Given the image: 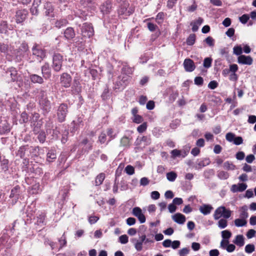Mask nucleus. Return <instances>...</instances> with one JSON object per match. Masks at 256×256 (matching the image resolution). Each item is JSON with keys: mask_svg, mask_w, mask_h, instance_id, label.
Instances as JSON below:
<instances>
[{"mask_svg": "<svg viewBox=\"0 0 256 256\" xmlns=\"http://www.w3.org/2000/svg\"><path fill=\"white\" fill-rule=\"evenodd\" d=\"M38 100L40 108L44 112H49L52 108L51 102L48 99L46 90H40Z\"/></svg>", "mask_w": 256, "mask_h": 256, "instance_id": "f257e3e1", "label": "nucleus"}, {"mask_svg": "<svg viewBox=\"0 0 256 256\" xmlns=\"http://www.w3.org/2000/svg\"><path fill=\"white\" fill-rule=\"evenodd\" d=\"M116 2L119 4L122 2L118 10V12L120 16H122L123 18H125L134 12V8L132 7L129 8V3L128 2H126L125 0H116Z\"/></svg>", "mask_w": 256, "mask_h": 256, "instance_id": "f03ea898", "label": "nucleus"}, {"mask_svg": "<svg viewBox=\"0 0 256 256\" xmlns=\"http://www.w3.org/2000/svg\"><path fill=\"white\" fill-rule=\"evenodd\" d=\"M64 57L58 52H54L52 56V68L54 72H58L62 70Z\"/></svg>", "mask_w": 256, "mask_h": 256, "instance_id": "7ed1b4c3", "label": "nucleus"}, {"mask_svg": "<svg viewBox=\"0 0 256 256\" xmlns=\"http://www.w3.org/2000/svg\"><path fill=\"white\" fill-rule=\"evenodd\" d=\"M68 112V104L65 103L60 104L56 112L58 120L59 122H63L66 120Z\"/></svg>", "mask_w": 256, "mask_h": 256, "instance_id": "20e7f679", "label": "nucleus"}, {"mask_svg": "<svg viewBox=\"0 0 256 256\" xmlns=\"http://www.w3.org/2000/svg\"><path fill=\"white\" fill-rule=\"evenodd\" d=\"M40 114L38 113L34 112L32 114L30 122L34 132L38 130L42 125V120H40Z\"/></svg>", "mask_w": 256, "mask_h": 256, "instance_id": "39448f33", "label": "nucleus"}, {"mask_svg": "<svg viewBox=\"0 0 256 256\" xmlns=\"http://www.w3.org/2000/svg\"><path fill=\"white\" fill-rule=\"evenodd\" d=\"M81 33L84 37L90 38L94 34V30L92 24L85 22L81 28Z\"/></svg>", "mask_w": 256, "mask_h": 256, "instance_id": "423d86ee", "label": "nucleus"}, {"mask_svg": "<svg viewBox=\"0 0 256 256\" xmlns=\"http://www.w3.org/2000/svg\"><path fill=\"white\" fill-rule=\"evenodd\" d=\"M72 82V77L68 73L64 72L60 75V82L62 86L68 88L71 86Z\"/></svg>", "mask_w": 256, "mask_h": 256, "instance_id": "0eeeda50", "label": "nucleus"}, {"mask_svg": "<svg viewBox=\"0 0 256 256\" xmlns=\"http://www.w3.org/2000/svg\"><path fill=\"white\" fill-rule=\"evenodd\" d=\"M135 145L138 146L145 147L146 146H148L151 143V139L150 136H138L135 142Z\"/></svg>", "mask_w": 256, "mask_h": 256, "instance_id": "6e6552de", "label": "nucleus"}, {"mask_svg": "<svg viewBox=\"0 0 256 256\" xmlns=\"http://www.w3.org/2000/svg\"><path fill=\"white\" fill-rule=\"evenodd\" d=\"M6 73L8 76H10L11 82H18L20 78V75L18 74V70L14 67L8 68L6 70Z\"/></svg>", "mask_w": 256, "mask_h": 256, "instance_id": "1a4fd4ad", "label": "nucleus"}, {"mask_svg": "<svg viewBox=\"0 0 256 256\" xmlns=\"http://www.w3.org/2000/svg\"><path fill=\"white\" fill-rule=\"evenodd\" d=\"M72 94H79L82 91L80 77H75L74 79L73 84L71 87Z\"/></svg>", "mask_w": 256, "mask_h": 256, "instance_id": "9d476101", "label": "nucleus"}, {"mask_svg": "<svg viewBox=\"0 0 256 256\" xmlns=\"http://www.w3.org/2000/svg\"><path fill=\"white\" fill-rule=\"evenodd\" d=\"M28 14V11L24 10H18L16 11L15 15L16 22L17 24H20L23 22L25 20Z\"/></svg>", "mask_w": 256, "mask_h": 256, "instance_id": "9b49d317", "label": "nucleus"}, {"mask_svg": "<svg viewBox=\"0 0 256 256\" xmlns=\"http://www.w3.org/2000/svg\"><path fill=\"white\" fill-rule=\"evenodd\" d=\"M44 14L45 16H47L54 18V8L51 2H46L44 4Z\"/></svg>", "mask_w": 256, "mask_h": 256, "instance_id": "f8f14e48", "label": "nucleus"}, {"mask_svg": "<svg viewBox=\"0 0 256 256\" xmlns=\"http://www.w3.org/2000/svg\"><path fill=\"white\" fill-rule=\"evenodd\" d=\"M42 73L43 76V78L45 80H48L51 78L52 72L49 64L48 62L45 63L41 67Z\"/></svg>", "mask_w": 256, "mask_h": 256, "instance_id": "ddd939ff", "label": "nucleus"}, {"mask_svg": "<svg viewBox=\"0 0 256 256\" xmlns=\"http://www.w3.org/2000/svg\"><path fill=\"white\" fill-rule=\"evenodd\" d=\"M33 55L35 56L38 58L43 59L46 56L44 50L36 44L32 48Z\"/></svg>", "mask_w": 256, "mask_h": 256, "instance_id": "4468645a", "label": "nucleus"}, {"mask_svg": "<svg viewBox=\"0 0 256 256\" xmlns=\"http://www.w3.org/2000/svg\"><path fill=\"white\" fill-rule=\"evenodd\" d=\"M184 66L186 71L192 72L196 68L194 61L190 58H186L184 62Z\"/></svg>", "mask_w": 256, "mask_h": 256, "instance_id": "2eb2a0df", "label": "nucleus"}, {"mask_svg": "<svg viewBox=\"0 0 256 256\" xmlns=\"http://www.w3.org/2000/svg\"><path fill=\"white\" fill-rule=\"evenodd\" d=\"M252 61V58L249 56L240 55L238 58V62L242 64L251 65Z\"/></svg>", "mask_w": 256, "mask_h": 256, "instance_id": "dca6fc26", "label": "nucleus"}, {"mask_svg": "<svg viewBox=\"0 0 256 256\" xmlns=\"http://www.w3.org/2000/svg\"><path fill=\"white\" fill-rule=\"evenodd\" d=\"M146 236L145 234H143L140 237V240H138L136 239H133L132 240V242L136 241L134 243V248H135L138 252L141 251L142 250V244L146 240Z\"/></svg>", "mask_w": 256, "mask_h": 256, "instance_id": "f3484780", "label": "nucleus"}, {"mask_svg": "<svg viewBox=\"0 0 256 256\" xmlns=\"http://www.w3.org/2000/svg\"><path fill=\"white\" fill-rule=\"evenodd\" d=\"M30 82L33 84H43L44 82V78L36 74H30L29 76Z\"/></svg>", "mask_w": 256, "mask_h": 256, "instance_id": "a211bd4d", "label": "nucleus"}, {"mask_svg": "<svg viewBox=\"0 0 256 256\" xmlns=\"http://www.w3.org/2000/svg\"><path fill=\"white\" fill-rule=\"evenodd\" d=\"M247 185L244 183L238 184V185L233 184L231 188V191L233 192H242L246 190Z\"/></svg>", "mask_w": 256, "mask_h": 256, "instance_id": "6ab92c4d", "label": "nucleus"}, {"mask_svg": "<svg viewBox=\"0 0 256 256\" xmlns=\"http://www.w3.org/2000/svg\"><path fill=\"white\" fill-rule=\"evenodd\" d=\"M64 34L65 38L68 40L72 39L76 36L74 29L72 27L66 28L64 31Z\"/></svg>", "mask_w": 256, "mask_h": 256, "instance_id": "aec40b11", "label": "nucleus"}, {"mask_svg": "<svg viewBox=\"0 0 256 256\" xmlns=\"http://www.w3.org/2000/svg\"><path fill=\"white\" fill-rule=\"evenodd\" d=\"M80 4L84 8L88 7L92 10L96 8V3L92 0H80Z\"/></svg>", "mask_w": 256, "mask_h": 256, "instance_id": "412c9836", "label": "nucleus"}, {"mask_svg": "<svg viewBox=\"0 0 256 256\" xmlns=\"http://www.w3.org/2000/svg\"><path fill=\"white\" fill-rule=\"evenodd\" d=\"M112 7V3L109 1H106L100 6L101 12L103 14H108L110 12Z\"/></svg>", "mask_w": 256, "mask_h": 256, "instance_id": "4be33fe9", "label": "nucleus"}, {"mask_svg": "<svg viewBox=\"0 0 256 256\" xmlns=\"http://www.w3.org/2000/svg\"><path fill=\"white\" fill-rule=\"evenodd\" d=\"M172 219L178 224H184L186 220V216L180 213L176 214L172 216Z\"/></svg>", "mask_w": 256, "mask_h": 256, "instance_id": "5701e85b", "label": "nucleus"}, {"mask_svg": "<svg viewBox=\"0 0 256 256\" xmlns=\"http://www.w3.org/2000/svg\"><path fill=\"white\" fill-rule=\"evenodd\" d=\"M8 22L6 20H2L0 22V33L5 36H8Z\"/></svg>", "mask_w": 256, "mask_h": 256, "instance_id": "b1692460", "label": "nucleus"}, {"mask_svg": "<svg viewBox=\"0 0 256 256\" xmlns=\"http://www.w3.org/2000/svg\"><path fill=\"white\" fill-rule=\"evenodd\" d=\"M213 209L212 206L210 204H204L200 207L199 210L204 215H207L210 213Z\"/></svg>", "mask_w": 256, "mask_h": 256, "instance_id": "393cba45", "label": "nucleus"}, {"mask_svg": "<svg viewBox=\"0 0 256 256\" xmlns=\"http://www.w3.org/2000/svg\"><path fill=\"white\" fill-rule=\"evenodd\" d=\"M204 20L200 17L196 20L192 21L190 22V24L192 26V31L194 32H196L198 30L199 26L203 22Z\"/></svg>", "mask_w": 256, "mask_h": 256, "instance_id": "a878e982", "label": "nucleus"}, {"mask_svg": "<svg viewBox=\"0 0 256 256\" xmlns=\"http://www.w3.org/2000/svg\"><path fill=\"white\" fill-rule=\"evenodd\" d=\"M20 188L19 186H16L12 189L10 197V198H15L17 200L19 198Z\"/></svg>", "mask_w": 256, "mask_h": 256, "instance_id": "bb28decb", "label": "nucleus"}, {"mask_svg": "<svg viewBox=\"0 0 256 256\" xmlns=\"http://www.w3.org/2000/svg\"><path fill=\"white\" fill-rule=\"evenodd\" d=\"M28 145L23 146H20L17 152V156H19L20 158H24L27 155L28 156L30 154L28 152Z\"/></svg>", "mask_w": 256, "mask_h": 256, "instance_id": "cd10ccee", "label": "nucleus"}, {"mask_svg": "<svg viewBox=\"0 0 256 256\" xmlns=\"http://www.w3.org/2000/svg\"><path fill=\"white\" fill-rule=\"evenodd\" d=\"M225 210V207L224 206H220L218 208L214 211V220H217L220 218L221 217H223L224 211Z\"/></svg>", "mask_w": 256, "mask_h": 256, "instance_id": "c85d7f7f", "label": "nucleus"}, {"mask_svg": "<svg viewBox=\"0 0 256 256\" xmlns=\"http://www.w3.org/2000/svg\"><path fill=\"white\" fill-rule=\"evenodd\" d=\"M132 138H130L126 136H124L120 140V146L122 147L128 148L130 146Z\"/></svg>", "mask_w": 256, "mask_h": 256, "instance_id": "c756f323", "label": "nucleus"}, {"mask_svg": "<svg viewBox=\"0 0 256 256\" xmlns=\"http://www.w3.org/2000/svg\"><path fill=\"white\" fill-rule=\"evenodd\" d=\"M10 124L7 122H4L0 126V134H4L10 132Z\"/></svg>", "mask_w": 256, "mask_h": 256, "instance_id": "7c9ffc66", "label": "nucleus"}, {"mask_svg": "<svg viewBox=\"0 0 256 256\" xmlns=\"http://www.w3.org/2000/svg\"><path fill=\"white\" fill-rule=\"evenodd\" d=\"M38 146H32L28 145V152L32 156H37L38 155V151L39 150Z\"/></svg>", "mask_w": 256, "mask_h": 256, "instance_id": "2f4dec72", "label": "nucleus"}, {"mask_svg": "<svg viewBox=\"0 0 256 256\" xmlns=\"http://www.w3.org/2000/svg\"><path fill=\"white\" fill-rule=\"evenodd\" d=\"M56 158V150H50L46 154V161L51 162Z\"/></svg>", "mask_w": 256, "mask_h": 256, "instance_id": "473e14b6", "label": "nucleus"}, {"mask_svg": "<svg viewBox=\"0 0 256 256\" xmlns=\"http://www.w3.org/2000/svg\"><path fill=\"white\" fill-rule=\"evenodd\" d=\"M106 178V174L104 172L99 174L96 178L94 184L96 186L101 185Z\"/></svg>", "mask_w": 256, "mask_h": 256, "instance_id": "72a5a7b5", "label": "nucleus"}, {"mask_svg": "<svg viewBox=\"0 0 256 256\" xmlns=\"http://www.w3.org/2000/svg\"><path fill=\"white\" fill-rule=\"evenodd\" d=\"M68 23V20L66 18H60L56 21L54 25L58 28H60L66 26Z\"/></svg>", "mask_w": 256, "mask_h": 256, "instance_id": "f704fd0d", "label": "nucleus"}, {"mask_svg": "<svg viewBox=\"0 0 256 256\" xmlns=\"http://www.w3.org/2000/svg\"><path fill=\"white\" fill-rule=\"evenodd\" d=\"M233 242L240 247L242 246L244 244V238L243 236L240 234L236 236Z\"/></svg>", "mask_w": 256, "mask_h": 256, "instance_id": "c9c22d12", "label": "nucleus"}, {"mask_svg": "<svg viewBox=\"0 0 256 256\" xmlns=\"http://www.w3.org/2000/svg\"><path fill=\"white\" fill-rule=\"evenodd\" d=\"M46 218V214L44 212H41L38 216L36 220V224L38 225H45L44 222L45 219Z\"/></svg>", "mask_w": 256, "mask_h": 256, "instance_id": "e433bc0d", "label": "nucleus"}, {"mask_svg": "<svg viewBox=\"0 0 256 256\" xmlns=\"http://www.w3.org/2000/svg\"><path fill=\"white\" fill-rule=\"evenodd\" d=\"M196 36L194 34H190L187 38L186 42L188 46H192L196 42Z\"/></svg>", "mask_w": 256, "mask_h": 256, "instance_id": "4c0bfd02", "label": "nucleus"}, {"mask_svg": "<svg viewBox=\"0 0 256 256\" xmlns=\"http://www.w3.org/2000/svg\"><path fill=\"white\" fill-rule=\"evenodd\" d=\"M106 132L108 136H109V140L107 142L108 144L110 141L116 137V134H114V130L112 128H108Z\"/></svg>", "mask_w": 256, "mask_h": 256, "instance_id": "58836bf2", "label": "nucleus"}, {"mask_svg": "<svg viewBox=\"0 0 256 256\" xmlns=\"http://www.w3.org/2000/svg\"><path fill=\"white\" fill-rule=\"evenodd\" d=\"M28 120V114L24 111L23 112L20 114V124H26Z\"/></svg>", "mask_w": 256, "mask_h": 256, "instance_id": "ea45409f", "label": "nucleus"}, {"mask_svg": "<svg viewBox=\"0 0 256 256\" xmlns=\"http://www.w3.org/2000/svg\"><path fill=\"white\" fill-rule=\"evenodd\" d=\"M247 206H242L240 208V216L242 218H246L248 217V213L247 212Z\"/></svg>", "mask_w": 256, "mask_h": 256, "instance_id": "a19ab883", "label": "nucleus"}, {"mask_svg": "<svg viewBox=\"0 0 256 256\" xmlns=\"http://www.w3.org/2000/svg\"><path fill=\"white\" fill-rule=\"evenodd\" d=\"M246 223V220L244 219L237 218L234 220V224L238 227L244 226Z\"/></svg>", "mask_w": 256, "mask_h": 256, "instance_id": "79ce46f5", "label": "nucleus"}, {"mask_svg": "<svg viewBox=\"0 0 256 256\" xmlns=\"http://www.w3.org/2000/svg\"><path fill=\"white\" fill-rule=\"evenodd\" d=\"M177 177V174L174 172H170L166 174V178L170 182H174Z\"/></svg>", "mask_w": 256, "mask_h": 256, "instance_id": "37998d69", "label": "nucleus"}, {"mask_svg": "<svg viewBox=\"0 0 256 256\" xmlns=\"http://www.w3.org/2000/svg\"><path fill=\"white\" fill-rule=\"evenodd\" d=\"M224 168L226 170H234L236 166L232 162L226 161L224 164Z\"/></svg>", "mask_w": 256, "mask_h": 256, "instance_id": "c03bdc74", "label": "nucleus"}, {"mask_svg": "<svg viewBox=\"0 0 256 256\" xmlns=\"http://www.w3.org/2000/svg\"><path fill=\"white\" fill-rule=\"evenodd\" d=\"M110 95L109 89L108 87H106L104 90V91L101 95V97L104 100H107L110 98Z\"/></svg>", "mask_w": 256, "mask_h": 256, "instance_id": "a18cd8bd", "label": "nucleus"}, {"mask_svg": "<svg viewBox=\"0 0 256 256\" xmlns=\"http://www.w3.org/2000/svg\"><path fill=\"white\" fill-rule=\"evenodd\" d=\"M106 140V136L104 132H102L98 136V142L100 144H104Z\"/></svg>", "mask_w": 256, "mask_h": 256, "instance_id": "49530a36", "label": "nucleus"}, {"mask_svg": "<svg viewBox=\"0 0 256 256\" xmlns=\"http://www.w3.org/2000/svg\"><path fill=\"white\" fill-rule=\"evenodd\" d=\"M190 147L188 146H186L184 148L180 150L182 152L181 156L183 158H185L189 153Z\"/></svg>", "mask_w": 256, "mask_h": 256, "instance_id": "de8ad7c7", "label": "nucleus"}, {"mask_svg": "<svg viewBox=\"0 0 256 256\" xmlns=\"http://www.w3.org/2000/svg\"><path fill=\"white\" fill-rule=\"evenodd\" d=\"M170 154L172 158L174 159L181 156L182 152H180L179 150L174 149L171 151Z\"/></svg>", "mask_w": 256, "mask_h": 256, "instance_id": "09e8293b", "label": "nucleus"}, {"mask_svg": "<svg viewBox=\"0 0 256 256\" xmlns=\"http://www.w3.org/2000/svg\"><path fill=\"white\" fill-rule=\"evenodd\" d=\"M164 18V14L163 12H160L156 16V20L158 24L162 23Z\"/></svg>", "mask_w": 256, "mask_h": 256, "instance_id": "8fccbe9b", "label": "nucleus"}, {"mask_svg": "<svg viewBox=\"0 0 256 256\" xmlns=\"http://www.w3.org/2000/svg\"><path fill=\"white\" fill-rule=\"evenodd\" d=\"M147 126V123L144 122L137 128V130L139 133H142L146 130Z\"/></svg>", "mask_w": 256, "mask_h": 256, "instance_id": "3c124183", "label": "nucleus"}, {"mask_svg": "<svg viewBox=\"0 0 256 256\" xmlns=\"http://www.w3.org/2000/svg\"><path fill=\"white\" fill-rule=\"evenodd\" d=\"M222 236L223 238V240H228V239L232 236V233L230 232L228 230H224L222 231Z\"/></svg>", "mask_w": 256, "mask_h": 256, "instance_id": "603ef678", "label": "nucleus"}, {"mask_svg": "<svg viewBox=\"0 0 256 256\" xmlns=\"http://www.w3.org/2000/svg\"><path fill=\"white\" fill-rule=\"evenodd\" d=\"M46 135L44 131H42L38 133V139L40 143H44L46 140Z\"/></svg>", "mask_w": 256, "mask_h": 256, "instance_id": "864d4df0", "label": "nucleus"}, {"mask_svg": "<svg viewBox=\"0 0 256 256\" xmlns=\"http://www.w3.org/2000/svg\"><path fill=\"white\" fill-rule=\"evenodd\" d=\"M218 176L220 179L226 180L228 178L229 174L227 172L220 171L218 173Z\"/></svg>", "mask_w": 256, "mask_h": 256, "instance_id": "5fc2aeb1", "label": "nucleus"}, {"mask_svg": "<svg viewBox=\"0 0 256 256\" xmlns=\"http://www.w3.org/2000/svg\"><path fill=\"white\" fill-rule=\"evenodd\" d=\"M255 250L254 246L252 244H248L245 247V251L246 253L251 254Z\"/></svg>", "mask_w": 256, "mask_h": 256, "instance_id": "6e6d98bb", "label": "nucleus"}, {"mask_svg": "<svg viewBox=\"0 0 256 256\" xmlns=\"http://www.w3.org/2000/svg\"><path fill=\"white\" fill-rule=\"evenodd\" d=\"M228 226V222L226 218H222L218 222V226L221 228H224Z\"/></svg>", "mask_w": 256, "mask_h": 256, "instance_id": "4d7b16f0", "label": "nucleus"}, {"mask_svg": "<svg viewBox=\"0 0 256 256\" xmlns=\"http://www.w3.org/2000/svg\"><path fill=\"white\" fill-rule=\"evenodd\" d=\"M8 50V45L4 43H0V52L6 54Z\"/></svg>", "mask_w": 256, "mask_h": 256, "instance_id": "13d9d810", "label": "nucleus"}, {"mask_svg": "<svg viewBox=\"0 0 256 256\" xmlns=\"http://www.w3.org/2000/svg\"><path fill=\"white\" fill-rule=\"evenodd\" d=\"M124 170L129 175H132L134 173V168L131 165H128L126 167Z\"/></svg>", "mask_w": 256, "mask_h": 256, "instance_id": "bf43d9fd", "label": "nucleus"}, {"mask_svg": "<svg viewBox=\"0 0 256 256\" xmlns=\"http://www.w3.org/2000/svg\"><path fill=\"white\" fill-rule=\"evenodd\" d=\"M212 59L210 58H206L204 61V66L206 68H208L211 66Z\"/></svg>", "mask_w": 256, "mask_h": 256, "instance_id": "052dcab7", "label": "nucleus"}, {"mask_svg": "<svg viewBox=\"0 0 256 256\" xmlns=\"http://www.w3.org/2000/svg\"><path fill=\"white\" fill-rule=\"evenodd\" d=\"M250 18V16L248 14H244L240 17V21L244 24H246Z\"/></svg>", "mask_w": 256, "mask_h": 256, "instance_id": "680f3d73", "label": "nucleus"}, {"mask_svg": "<svg viewBox=\"0 0 256 256\" xmlns=\"http://www.w3.org/2000/svg\"><path fill=\"white\" fill-rule=\"evenodd\" d=\"M119 242L122 244H126L128 242V237L126 234H123L119 237Z\"/></svg>", "mask_w": 256, "mask_h": 256, "instance_id": "e2e57ef3", "label": "nucleus"}, {"mask_svg": "<svg viewBox=\"0 0 256 256\" xmlns=\"http://www.w3.org/2000/svg\"><path fill=\"white\" fill-rule=\"evenodd\" d=\"M142 214V210L139 207H135L132 210V214L136 217Z\"/></svg>", "mask_w": 256, "mask_h": 256, "instance_id": "0e129e2a", "label": "nucleus"}, {"mask_svg": "<svg viewBox=\"0 0 256 256\" xmlns=\"http://www.w3.org/2000/svg\"><path fill=\"white\" fill-rule=\"evenodd\" d=\"M143 120V118L141 116L138 114L134 116L132 121L134 123L140 124L142 122Z\"/></svg>", "mask_w": 256, "mask_h": 256, "instance_id": "69168bd1", "label": "nucleus"}, {"mask_svg": "<svg viewBox=\"0 0 256 256\" xmlns=\"http://www.w3.org/2000/svg\"><path fill=\"white\" fill-rule=\"evenodd\" d=\"M235 137V134L232 132H228L226 136V140L230 142H234Z\"/></svg>", "mask_w": 256, "mask_h": 256, "instance_id": "338daca9", "label": "nucleus"}, {"mask_svg": "<svg viewBox=\"0 0 256 256\" xmlns=\"http://www.w3.org/2000/svg\"><path fill=\"white\" fill-rule=\"evenodd\" d=\"M148 28L150 32H154L156 29L158 28V26L157 25L152 23V22H148L147 24Z\"/></svg>", "mask_w": 256, "mask_h": 256, "instance_id": "774afa93", "label": "nucleus"}]
</instances>
